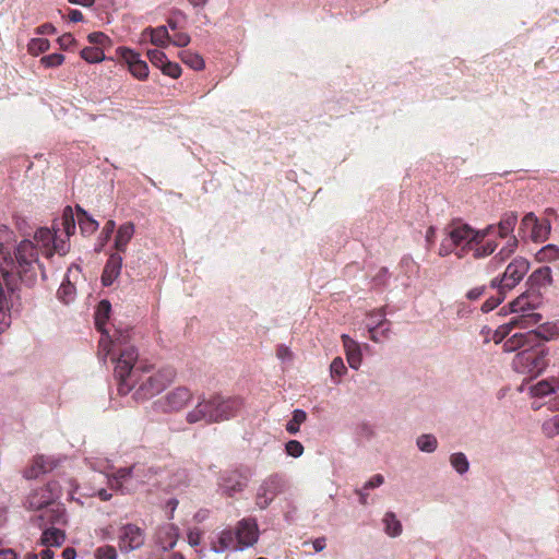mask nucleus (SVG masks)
<instances>
[{"mask_svg": "<svg viewBox=\"0 0 559 559\" xmlns=\"http://www.w3.org/2000/svg\"><path fill=\"white\" fill-rule=\"evenodd\" d=\"M76 229L74 213L66 206L60 218L51 227H39L32 238L21 240L12 251L8 245L14 240V233L8 226H0V272L2 278L19 277L26 286L36 284L38 277L47 280L46 269L40 260H50L55 254L64 257L71 249L70 237Z\"/></svg>", "mask_w": 559, "mask_h": 559, "instance_id": "nucleus-1", "label": "nucleus"}, {"mask_svg": "<svg viewBox=\"0 0 559 559\" xmlns=\"http://www.w3.org/2000/svg\"><path fill=\"white\" fill-rule=\"evenodd\" d=\"M107 354H111L115 364L119 394L127 395L132 392V399L138 403L159 394L175 379L176 372L171 368L155 369L138 361V349L120 338L111 342Z\"/></svg>", "mask_w": 559, "mask_h": 559, "instance_id": "nucleus-2", "label": "nucleus"}, {"mask_svg": "<svg viewBox=\"0 0 559 559\" xmlns=\"http://www.w3.org/2000/svg\"><path fill=\"white\" fill-rule=\"evenodd\" d=\"M240 407L241 401L238 397L201 394L198 396L197 404L187 412L186 421L190 425L221 423L233 418Z\"/></svg>", "mask_w": 559, "mask_h": 559, "instance_id": "nucleus-3", "label": "nucleus"}, {"mask_svg": "<svg viewBox=\"0 0 559 559\" xmlns=\"http://www.w3.org/2000/svg\"><path fill=\"white\" fill-rule=\"evenodd\" d=\"M495 229V225H488L483 229H474L468 224L461 221H454L445 228V235L449 241L455 246V255L463 259L475 245L483 242Z\"/></svg>", "mask_w": 559, "mask_h": 559, "instance_id": "nucleus-4", "label": "nucleus"}, {"mask_svg": "<svg viewBox=\"0 0 559 559\" xmlns=\"http://www.w3.org/2000/svg\"><path fill=\"white\" fill-rule=\"evenodd\" d=\"M152 469L142 463H135L129 467H121L107 476L108 486L121 495H130L138 491L151 479Z\"/></svg>", "mask_w": 559, "mask_h": 559, "instance_id": "nucleus-5", "label": "nucleus"}, {"mask_svg": "<svg viewBox=\"0 0 559 559\" xmlns=\"http://www.w3.org/2000/svg\"><path fill=\"white\" fill-rule=\"evenodd\" d=\"M546 356L547 352L532 346L514 356L512 367L518 373L537 377L548 366Z\"/></svg>", "mask_w": 559, "mask_h": 559, "instance_id": "nucleus-6", "label": "nucleus"}, {"mask_svg": "<svg viewBox=\"0 0 559 559\" xmlns=\"http://www.w3.org/2000/svg\"><path fill=\"white\" fill-rule=\"evenodd\" d=\"M192 400L193 393L189 388L177 386L153 402L152 406L156 412L170 414L185 409Z\"/></svg>", "mask_w": 559, "mask_h": 559, "instance_id": "nucleus-7", "label": "nucleus"}, {"mask_svg": "<svg viewBox=\"0 0 559 559\" xmlns=\"http://www.w3.org/2000/svg\"><path fill=\"white\" fill-rule=\"evenodd\" d=\"M111 311V305L108 300H102L97 305V308L95 310V325L103 333V336L99 341V353L104 355V357L110 356L111 354H107V350L111 346V342L116 341L117 338H120L123 343H129V333H122L121 331H116L114 335V340H111L107 332H105L104 326L109 319V314Z\"/></svg>", "mask_w": 559, "mask_h": 559, "instance_id": "nucleus-8", "label": "nucleus"}, {"mask_svg": "<svg viewBox=\"0 0 559 559\" xmlns=\"http://www.w3.org/2000/svg\"><path fill=\"white\" fill-rule=\"evenodd\" d=\"M19 277H8L0 281V333L7 331L12 322V298L17 290Z\"/></svg>", "mask_w": 559, "mask_h": 559, "instance_id": "nucleus-9", "label": "nucleus"}, {"mask_svg": "<svg viewBox=\"0 0 559 559\" xmlns=\"http://www.w3.org/2000/svg\"><path fill=\"white\" fill-rule=\"evenodd\" d=\"M245 530V519L238 522L236 530H225L221 532L212 542V550L219 554L228 550H242L245 540L242 531Z\"/></svg>", "mask_w": 559, "mask_h": 559, "instance_id": "nucleus-10", "label": "nucleus"}, {"mask_svg": "<svg viewBox=\"0 0 559 559\" xmlns=\"http://www.w3.org/2000/svg\"><path fill=\"white\" fill-rule=\"evenodd\" d=\"M118 547L121 552H130L141 548L145 543L144 531L133 523L119 527L117 534Z\"/></svg>", "mask_w": 559, "mask_h": 559, "instance_id": "nucleus-11", "label": "nucleus"}, {"mask_svg": "<svg viewBox=\"0 0 559 559\" xmlns=\"http://www.w3.org/2000/svg\"><path fill=\"white\" fill-rule=\"evenodd\" d=\"M286 481L280 474L267 476L259 487L255 503L260 509H265L274 498L284 491Z\"/></svg>", "mask_w": 559, "mask_h": 559, "instance_id": "nucleus-12", "label": "nucleus"}, {"mask_svg": "<svg viewBox=\"0 0 559 559\" xmlns=\"http://www.w3.org/2000/svg\"><path fill=\"white\" fill-rule=\"evenodd\" d=\"M58 497L57 485L49 483L44 487L34 489L25 499L27 510H40L48 507Z\"/></svg>", "mask_w": 559, "mask_h": 559, "instance_id": "nucleus-13", "label": "nucleus"}, {"mask_svg": "<svg viewBox=\"0 0 559 559\" xmlns=\"http://www.w3.org/2000/svg\"><path fill=\"white\" fill-rule=\"evenodd\" d=\"M528 269L530 264L524 258H515L507 266L499 284L507 287L508 290L512 289L522 281Z\"/></svg>", "mask_w": 559, "mask_h": 559, "instance_id": "nucleus-14", "label": "nucleus"}, {"mask_svg": "<svg viewBox=\"0 0 559 559\" xmlns=\"http://www.w3.org/2000/svg\"><path fill=\"white\" fill-rule=\"evenodd\" d=\"M79 273H81V267L79 265L70 266L63 282L57 292L58 299L64 305L73 302L76 297L75 284L71 281V277L76 281V275Z\"/></svg>", "mask_w": 559, "mask_h": 559, "instance_id": "nucleus-15", "label": "nucleus"}, {"mask_svg": "<svg viewBox=\"0 0 559 559\" xmlns=\"http://www.w3.org/2000/svg\"><path fill=\"white\" fill-rule=\"evenodd\" d=\"M121 58L128 64L129 71L134 78L139 80H145L147 78V63L141 59L138 52L129 48H123L121 50Z\"/></svg>", "mask_w": 559, "mask_h": 559, "instance_id": "nucleus-16", "label": "nucleus"}, {"mask_svg": "<svg viewBox=\"0 0 559 559\" xmlns=\"http://www.w3.org/2000/svg\"><path fill=\"white\" fill-rule=\"evenodd\" d=\"M242 474L238 471L226 472L221 479L219 487L223 493L234 497L242 491Z\"/></svg>", "mask_w": 559, "mask_h": 559, "instance_id": "nucleus-17", "label": "nucleus"}, {"mask_svg": "<svg viewBox=\"0 0 559 559\" xmlns=\"http://www.w3.org/2000/svg\"><path fill=\"white\" fill-rule=\"evenodd\" d=\"M122 267V257L119 252L110 254L102 275L104 286H110L119 276Z\"/></svg>", "mask_w": 559, "mask_h": 559, "instance_id": "nucleus-18", "label": "nucleus"}, {"mask_svg": "<svg viewBox=\"0 0 559 559\" xmlns=\"http://www.w3.org/2000/svg\"><path fill=\"white\" fill-rule=\"evenodd\" d=\"M58 465V461L45 455L35 457L31 468L25 471V477L28 479L37 478L40 474L51 472Z\"/></svg>", "mask_w": 559, "mask_h": 559, "instance_id": "nucleus-19", "label": "nucleus"}, {"mask_svg": "<svg viewBox=\"0 0 559 559\" xmlns=\"http://www.w3.org/2000/svg\"><path fill=\"white\" fill-rule=\"evenodd\" d=\"M179 536L178 527L173 523H167L159 528L158 543L159 546L165 549H171L175 547Z\"/></svg>", "mask_w": 559, "mask_h": 559, "instance_id": "nucleus-20", "label": "nucleus"}, {"mask_svg": "<svg viewBox=\"0 0 559 559\" xmlns=\"http://www.w3.org/2000/svg\"><path fill=\"white\" fill-rule=\"evenodd\" d=\"M135 227L131 222H127L119 226L115 238V248L119 253L127 250L128 243L132 239Z\"/></svg>", "mask_w": 559, "mask_h": 559, "instance_id": "nucleus-21", "label": "nucleus"}, {"mask_svg": "<svg viewBox=\"0 0 559 559\" xmlns=\"http://www.w3.org/2000/svg\"><path fill=\"white\" fill-rule=\"evenodd\" d=\"M66 539L64 532L57 527L46 528L40 537V544L45 547H59Z\"/></svg>", "mask_w": 559, "mask_h": 559, "instance_id": "nucleus-22", "label": "nucleus"}, {"mask_svg": "<svg viewBox=\"0 0 559 559\" xmlns=\"http://www.w3.org/2000/svg\"><path fill=\"white\" fill-rule=\"evenodd\" d=\"M518 223V215L514 212L504 213L498 224V233L500 238L511 235Z\"/></svg>", "mask_w": 559, "mask_h": 559, "instance_id": "nucleus-23", "label": "nucleus"}, {"mask_svg": "<svg viewBox=\"0 0 559 559\" xmlns=\"http://www.w3.org/2000/svg\"><path fill=\"white\" fill-rule=\"evenodd\" d=\"M528 282L532 286L537 287L550 285L552 282L550 267L543 266L537 269L530 275Z\"/></svg>", "mask_w": 559, "mask_h": 559, "instance_id": "nucleus-24", "label": "nucleus"}, {"mask_svg": "<svg viewBox=\"0 0 559 559\" xmlns=\"http://www.w3.org/2000/svg\"><path fill=\"white\" fill-rule=\"evenodd\" d=\"M378 316L381 320L377 323L376 326L369 329L370 338L373 342H380L381 338L386 337V332L389 331L390 322L384 319V312L382 309L378 311Z\"/></svg>", "mask_w": 559, "mask_h": 559, "instance_id": "nucleus-25", "label": "nucleus"}, {"mask_svg": "<svg viewBox=\"0 0 559 559\" xmlns=\"http://www.w3.org/2000/svg\"><path fill=\"white\" fill-rule=\"evenodd\" d=\"M151 34V43L157 47L165 48L168 46L170 36L166 26L147 29Z\"/></svg>", "mask_w": 559, "mask_h": 559, "instance_id": "nucleus-26", "label": "nucleus"}, {"mask_svg": "<svg viewBox=\"0 0 559 559\" xmlns=\"http://www.w3.org/2000/svg\"><path fill=\"white\" fill-rule=\"evenodd\" d=\"M181 61L193 70H202L204 68L203 58L191 50H182L179 52Z\"/></svg>", "mask_w": 559, "mask_h": 559, "instance_id": "nucleus-27", "label": "nucleus"}, {"mask_svg": "<svg viewBox=\"0 0 559 559\" xmlns=\"http://www.w3.org/2000/svg\"><path fill=\"white\" fill-rule=\"evenodd\" d=\"M542 320V314L537 312H522L513 317L511 321L516 322V328L527 329L537 324Z\"/></svg>", "mask_w": 559, "mask_h": 559, "instance_id": "nucleus-28", "label": "nucleus"}, {"mask_svg": "<svg viewBox=\"0 0 559 559\" xmlns=\"http://www.w3.org/2000/svg\"><path fill=\"white\" fill-rule=\"evenodd\" d=\"M542 320V314L537 312H522L513 317L511 321L516 322V328L527 329L537 324Z\"/></svg>", "mask_w": 559, "mask_h": 559, "instance_id": "nucleus-29", "label": "nucleus"}, {"mask_svg": "<svg viewBox=\"0 0 559 559\" xmlns=\"http://www.w3.org/2000/svg\"><path fill=\"white\" fill-rule=\"evenodd\" d=\"M383 523L385 526V533L392 537H396L402 533V524L396 519V515L393 512H386L383 518Z\"/></svg>", "mask_w": 559, "mask_h": 559, "instance_id": "nucleus-30", "label": "nucleus"}, {"mask_svg": "<svg viewBox=\"0 0 559 559\" xmlns=\"http://www.w3.org/2000/svg\"><path fill=\"white\" fill-rule=\"evenodd\" d=\"M538 262H554L559 260V247L556 245H547L536 253Z\"/></svg>", "mask_w": 559, "mask_h": 559, "instance_id": "nucleus-31", "label": "nucleus"}, {"mask_svg": "<svg viewBox=\"0 0 559 559\" xmlns=\"http://www.w3.org/2000/svg\"><path fill=\"white\" fill-rule=\"evenodd\" d=\"M78 211L81 214V216L79 217V225L81 231L87 235L93 234L98 228V223L91 216H88L87 213L83 211L80 206H78Z\"/></svg>", "mask_w": 559, "mask_h": 559, "instance_id": "nucleus-32", "label": "nucleus"}, {"mask_svg": "<svg viewBox=\"0 0 559 559\" xmlns=\"http://www.w3.org/2000/svg\"><path fill=\"white\" fill-rule=\"evenodd\" d=\"M496 248V241L488 240L485 242L484 240L483 242L475 245L474 249H472L471 251L473 252V257L475 259H483L492 254Z\"/></svg>", "mask_w": 559, "mask_h": 559, "instance_id": "nucleus-33", "label": "nucleus"}, {"mask_svg": "<svg viewBox=\"0 0 559 559\" xmlns=\"http://www.w3.org/2000/svg\"><path fill=\"white\" fill-rule=\"evenodd\" d=\"M307 419V414L302 409H295L293 412V418L287 423L286 430L290 435H296L299 431V427Z\"/></svg>", "mask_w": 559, "mask_h": 559, "instance_id": "nucleus-34", "label": "nucleus"}, {"mask_svg": "<svg viewBox=\"0 0 559 559\" xmlns=\"http://www.w3.org/2000/svg\"><path fill=\"white\" fill-rule=\"evenodd\" d=\"M531 394L536 397H542L555 392V384L549 379H545L531 386Z\"/></svg>", "mask_w": 559, "mask_h": 559, "instance_id": "nucleus-35", "label": "nucleus"}, {"mask_svg": "<svg viewBox=\"0 0 559 559\" xmlns=\"http://www.w3.org/2000/svg\"><path fill=\"white\" fill-rule=\"evenodd\" d=\"M81 57L90 63H97L105 59L104 51L96 47H85L81 50Z\"/></svg>", "mask_w": 559, "mask_h": 559, "instance_id": "nucleus-36", "label": "nucleus"}, {"mask_svg": "<svg viewBox=\"0 0 559 559\" xmlns=\"http://www.w3.org/2000/svg\"><path fill=\"white\" fill-rule=\"evenodd\" d=\"M40 519H47L52 524H63L66 522L64 510L60 507L56 509H48L40 515Z\"/></svg>", "mask_w": 559, "mask_h": 559, "instance_id": "nucleus-37", "label": "nucleus"}, {"mask_svg": "<svg viewBox=\"0 0 559 559\" xmlns=\"http://www.w3.org/2000/svg\"><path fill=\"white\" fill-rule=\"evenodd\" d=\"M451 465L460 474H464L468 471L469 463L464 453H454L450 457Z\"/></svg>", "mask_w": 559, "mask_h": 559, "instance_id": "nucleus-38", "label": "nucleus"}, {"mask_svg": "<svg viewBox=\"0 0 559 559\" xmlns=\"http://www.w3.org/2000/svg\"><path fill=\"white\" fill-rule=\"evenodd\" d=\"M543 432L548 438L559 435V414L544 421L542 426Z\"/></svg>", "mask_w": 559, "mask_h": 559, "instance_id": "nucleus-39", "label": "nucleus"}, {"mask_svg": "<svg viewBox=\"0 0 559 559\" xmlns=\"http://www.w3.org/2000/svg\"><path fill=\"white\" fill-rule=\"evenodd\" d=\"M510 312L518 313V312H526L532 308L528 296L523 294L519 296L516 299H514L510 305Z\"/></svg>", "mask_w": 559, "mask_h": 559, "instance_id": "nucleus-40", "label": "nucleus"}, {"mask_svg": "<svg viewBox=\"0 0 559 559\" xmlns=\"http://www.w3.org/2000/svg\"><path fill=\"white\" fill-rule=\"evenodd\" d=\"M437 444V439L432 435H423L417 439V445L424 452H433Z\"/></svg>", "mask_w": 559, "mask_h": 559, "instance_id": "nucleus-41", "label": "nucleus"}, {"mask_svg": "<svg viewBox=\"0 0 559 559\" xmlns=\"http://www.w3.org/2000/svg\"><path fill=\"white\" fill-rule=\"evenodd\" d=\"M515 328H516V322L511 321V320L508 323L498 326V329L495 331L493 336H492L493 342L496 344L501 343L511 333V331Z\"/></svg>", "mask_w": 559, "mask_h": 559, "instance_id": "nucleus-42", "label": "nucleus"}, {"mask_svg": "<svg viewBox=\"0 0 559 559\" xmlns=\"http://www.w3.org/2000/svg\"><path fill=\"white\" fill-rule=\"evenodd\" d=\"M49 49V41L45 38H33L28 43L29 53L37 56Z\"/></svg>", "mask_w": 559, "mask_h": 559, "instance_id": "nucleus-43", "label": "nucleus"}, {"mask_svg": "<svg viewBox=\"0 0 559 559\" xmlns=\"http://www.w3.org/2000/svg\"><path fill=\"white\" fill-rule=\"evenodd\" d=\"M188 474L186 471H177L169 479L168 486L174 489L181 488L188 484Z\"/></svg>", "mask_w": 559, "mask_h": 559, "instance_id": "nucleus-44", "label": "nucleus"}, {"mask_svg": "<svg viewBox=\"0 0 559 559\" xmlns=\"http://www.w3.org/2000/svg\"><path fill=\"white\" fill-rule=\"evenodd\" d=\"M147 58L150 59L151 63L155 66L158 69H162L163 66L166 63L167 56L165 52L158 49H151L147 51Z\"/></svg>", "mask_w": 559, "mask_h": 559, "instance_id": "nucleus-45", "label": "nucleus"}, {"mask_svg": "<svg viewBox=\"0 0 559 559\" xmlns=\"http://www.w3.org/2000/svg\"><path fill=\"white\" fill-rule=\"evenodd\" d=\"M117 550L114 546H102L95 550L96 559H117Z\"/></svg>", "mask_w": 559, "mask_h": 559, "instance_id": "nucleus-46", "label": "nucleus"}, {"mask_svg": "<svg viewBox=\"0 0 559 559\" xmlns=\"http://www.w3.org/2000/svg\"><path fill=\"white\" fill-rule=\"evenodd\" d=\"M346 372V367L342 360V358L336 357L332 360L330 365V373L331 378H341Z\"/></svg>", "mask_w": 559, "mask_h": 559, "instance_id": "nucleus-47", "label": "nucleus"}, {"mask_svg": "<svg viewBox=\"0 0 559 559\" xmlns=\"http://www.w3.org/2000/svg\"><path fill=\"white\" fill-rule=\"evenodd\" d=\"M87 464L94 471H97L99 473L106 474L108 476L109 474L107 471L111 467L110 462L108 460H96L94 461L92 457L86 459Z\"/></svg>", "mask_w": 559, "mask_h": 559, "instance_id": "nucleus-48", "label": "nucleus"}, {"mask_svg": "<svg viewBox=\"0 0 559 559\" xmlns=\"http://www.w3.org/2000/svg\"><path fill=\"white\" fill-rule=\"evenodd\" d=\"M258 540V526L254 520L247 519V547L252 546Z\"/></svg>", "mask_w": 559, "mask_h": 559, "instance_id": "nucleus-49", "label": "nucleus"}, {"mask_svg": "<svg viewBox=\"0 0 559 559\" xmlns=\"http://www.w3.org/2000/svg\"><path fill=\"white\" fill-rule=\"evenodd\" d=\"M286 453L293 457H299L304 453V445L297 440H289L285 445Z\"/></svg>", "mask_w": 559, "mask_h": 559, "instance_id": "nucleus-50", "label": "nucleus"}, {"mask_svg": "<svg viewBox=\"0 0 559 559\" xmlns=\"http://www.w3.org/2000/svg\"><path fill=\"white\" fill-rule=\"evenodd\" d=\"M160 70L165 75H168L173 79H178L181 74L180 66L169 60L166 61V63L163 66Z\"/></svg>", "mask_w": 559, "mask_h": 559, "instance_id": "nucleus-51", "label": "nucleus"}, {"mask_svg": "<svg viewBox=\"0 0 559 559\" xmlns=\"http://www.w3.org/2000/svg\"><path fill=\"white\" fill-rule=\"evenodd\" d=\"M63 60H64L63 55L51 53V55L43 57L40 61L45 67L51 68V67L60 66L63 62Z\"/></svg>", "mask_w": 559, "mask_h": 559, "instance_id": "nucleus-52", "label": "nucleus"}, {"mask_svg": "<svg viewBox=\"0 0 559 559\" xmlns=\"http://www.w3.org/2000/svg\"><path fill=\"white\" fill-rule=\"evenodd\" d=\"M455 251H456L455 246L452 243V241H449V237L445 235V238L441 241V245L439 247V251H438L439 255L448 257L452 252L455 253Z\"/></svg>", "mask_w": 559, "mask_h": 559, "instance_id": "nucleus-53", "label": "nucleus"}, {"mask_svg": "<svg viewBox=\"0 0 559 559\" xmlns=\"http://www.w3.org/2000/svg\"><path fill=\"white\" fill-rule=\"evenodd\" d=\"M504 299V296H497V297H490L488 298L483 305H481V311L483 312H489L497 308Z\"/></svg>", "mask_w": 559, "mask_h": 559, "instance_id": "nucleus-54", "label": "nucleus"}, {"mask_svg": "<svg viewBox=\"0 0 559 559\" xmlns=\"http://www.w3.org/2000/svg\"><path fill=\"white\" fill-rule=\"evenodd\" d=\"M87 38L91 44L95 45L105 46L109 43L108 36L102 32L91 33Z\"/></svg>", "mask_w": 559, "mask_h": 559, "instance_id": "nucleus-55", "label": "nucleus"}, {"mask_svg": "<svg viewBox=\"0 0 559 559\" xmlns=\"http://www.w3.org/2000/svg\"><path fill=\"white\" fill-rule=\"evenodd\" d=\"M346 358L350 368L358 369L361 364V350L358 349L353 353H348Z\"/></svg>", "mask_w": 559, "mask_h": 559, "instance_id": "nucleus-56", "label": "nucleus"}, {"mask_svg": "<svg viewBox=\"0 0 559 559\" xmlns=\"http://www.w3.org/2000/svg\"><path fill=\"white\" fill-rule=\"evenodd\" d=\"M190 43V36L187 33H177L171 38V44L177 47H186Z\"/></svg>", "mask_w": 559, "mask_h": 559, "instance_id": "nucleus-57", "label": "nucleus"}, {"mask_svg": "<svg viewBox=\"0 0 559 559\" xmlns=\"http://www.w3.org/2000/svg\"><path fill=\"white\" fill-rule=\"evenodd\" d=\"M342 341H343V346L345 348V353L346 355L348 353H353L354 350H358L360 349L359 345L357 342H355L354 340H352L348 335L346 334H343L342 335Z\"/></svg>", "mask_w": 559, "mask_h": 559, "instance_id": "nucleus-58", "label": "nucleus"}, {"mask_svg": "<svg viewBox=\"0 0 559 559\" xmlns=\"http://www.w3.org/2000/svg\"><path fill=\"white\" fill-rule=\"evenodd\" d=\"M512 254V249L501 248L500 251L492 258L491 263L501 264Z\"/></svg>", "mask_w": 559, "mask_h": 559, "instance_id": "nucleus-59", "label": "nucleus"}, {"mask_svg": "<svg viewBox=\"0 0 559 559\" xmlns=\"http://www.w3.org/2000/svg\"><path fill=\"white\" fill-rule=\"evenodd\" d=\"M384 481V478L382 475L380 474H377V475H373L364 486V489H372V488H377L379 486H381Z\"/></svg>", "mask_w": 559, "mask_h": 559, "instance_id": "nucleus-60", "label": "nucleus"}, {"mask_svg": "<svg viewBox=\"0 0 559 559\" xmlns=\"http://www.w3.org/2000/svg\"><path fill=\"white\" fill-rule=\"evenodd\" d=\"M74 43L75 39L71 34H63L58 38V44L62 49H69Z\"/></svg>", "mask_w": 559, "mask_h": 559, "instance_id": "nucleus-61", "label": "nucleus"}, {"mask_svg": "<svg viewBox=\"0 0 559 559\" xmlns=\"http://www.w3.org/2000/svg\"><path fill=\"white\" fill-rule=\"evenodd\" d=\"M522 225L526 227L532 226L535 229L538 227V219L534 213H528L523 217Z\"/></svg>", "mask_w": 559, "mask_h": 559, "instance_id": "nucleus-62", "label": "nucleus"}, {"mask_svg": "<svg viewBox=\"0 0 559 559\" xmlns=\"http://www.w3.org/2000/svg\"><path fill=\"white\" fill-rule=\"evenodd\" d=\"M484 292H485V286L474 287L467 292L466 297L469 300H477L483 296Z\"/></svg>", "mask_w": 559, "mask_h": 559, "instance_id": "nucleus-63", "label": "nucleus"}, {"mask_svg": "<svg viewBox=\"0 0 559 559\" xmlns=\"http://www.w3.org/2000/svg\"><path fill=\"white\" fill-rule=\"evenodd\" d=\"M0 559H17L14 550L7 548L0 550Z\"/></svg>", "mask_w": 559, "mask_h": 559, "instance_id": "nucleus-64", "label": "nucleus"}]
</instances>
